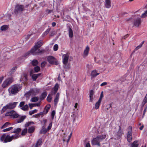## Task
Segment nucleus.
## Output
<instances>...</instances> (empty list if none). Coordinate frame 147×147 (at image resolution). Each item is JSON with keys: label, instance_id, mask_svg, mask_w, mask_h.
Masks as SVG:
<instances>
[{"label": "nucleus", "instance_id": "obj_1", "mask_svg": "<svg viewBox=\"0 0 147 147\" xmlns=\"http://www.w3.org/2000/svg\"><path fill=\"white\" fill-rule=\"evenodd\" d=\"M20 85L18 84L11 85L8 89L9 95H14L21 90Z\"/></svg>", "mask_w": 147, "mask_h": 147}, {"label": "nucleus", "instance_id": "obj_2", "mask_svg": "<svg viewBox=\"0 0 147 147\" xmlns=\"http://www.w3.org/2000/svg\"><path fill=\"white\" fill-rule=\"evenodd\" d=\"M106 136L105 134L102 135H98L95 138H93L91 141L92 144V145H97L98 146H100V142L105 138Z\"/></svg>", "mask_w": 147, "mask_h": 147}, {"label": "nucleus", "instance_id": "obj_3", "mask_svg": "<svg viewBox=\"0 0 147 147\" xmlns=\"http://www.w3.org/2000/svg\"><path fill=\"white\" fill-rule=\"evenodd\" d=\"M24 5L18 4L15 7L14 12L16 15L20 14L24 10Z\"/></svg>", "mask_w": 147, "mask_h": 147}, {"label": "nucleus", "instance_id": "obj_4", "mask_svg": "<svg viewBox=\"0 0 147 147\" xmlns=\"http://www.w3.org/2000/svg\"><path fill=\"white\" fill-rule=\"evenodd\" d=\"M18 102H13L9 103L3 107V108L1 113H3L7 109H12L15 108L17 105Z\"/></svg>", "mask_w": 147, "mask_h": 147}, {"label": "nucleus", "instance_id": "obj_5", "mask_svg": "<svg viewBox=\"0 0 147 147\" xmlns=\"http://www.w3.org/2000/svg\"><path fill=\"white\" fill-rule=\"evenodd\" d=\"M14 81V79L12 77H9L6 79L3 82L2 84L3 88H5L9 86Z\"/></svg>", "mask_w": 147, "mask_h": 147}, {"label": "nucleus", "instance_id": "obj_6", "mask_svg": "<svg viewBox=\"0 0 147 147\" xmlns=\"http://www.w3.org/2000/svg\"><path fill=\"white\" fill-rule=\"evenodd\" d=\"M9 134H8L7 135H6V134H3L0 137V140L1 142H3L4 143H6L9 142L11 141V139L10 136H9Z\"/></svg>", "mask_w": 147, "mask_h": 147}, {"label": "nucleus", "instance_id": "obj_7", "mask_svg": "<svg viewBox=\"0 0 147 147\" xmlns=\"http://www.w3.org/2000/svg\"><path fill=\"white\" fill-rule=\"evenodd\" d=\"M128 131L127 136V141L130 142L132 139V127L131 126H129L127 128Z\"/></svg>", "mask_w": 147, "mask_h": 147}, {"label": "nucleus", "instance_id": "obj_8", "mask_svg": "<svg viewBox=\"0 0 147 147\" xmlns=\"http://www.w3.org/2000/svg\"><path fill=\"white\" fill-rule=\"evenodd\" d=\"M11 116L13 118H17L19 117V115L13 110L7 112L5 114V116Z\"/></svg>", "mask_w": 147, "mask_h": 147}, {"label": "nucleus", "instance_id": "obj_9", "mask_svg": "<svg viewBox=\"0 0 147 147\" xmlns=\"http://www.w3.org/2000/svg\"><path fill=\"white\" fill-rule=\"evenodd\" d=\"M142 20L140 18H138L136 19L134 18V20L132 22L134 26L138 27L141 24Z\"/></svg>", "mask_w": 147, "mask_h": 147}, {"label": "nucleus", "instance_id": "obj_10", "mask_svg": "<svg viewBox=\"0 0 147 147\" xmlns=\"http://www.w3.org/2000/svg\"><path fill=\"white\" fill-rule=\"evenodd\" d=\"M47 61L49 63L51 64H55L57 65L59 63L57 59L52 56H50L47 57Z\"/></svg>", "mask_w": 147, "mask_h": 147}, {"label": "nucleus", "instance_id": "obj_11", "mask_svg": "<svg viewBox=\"0 0 147 147\" xmlns=\"http://www.w3.org/2000/svg\"><path fill=\"white\" fill-rule=\"evenodd\" d=\"M69 57V55L67 54H64L63 55V63L64 65L63 67L65 68H67L66 67V66L67 64Z\"/></svg>", "mask_w": 147, "mask_h": 147}, {"label": "nucleus", "instance_id": "obj_12", "mask_svg": "<svg viewBox=\"0 0 147 147\" xmlns=\"http://www.w3.org/2000/svg\"><path fill=\"white\" fill-rule=\"evenodd\" d=\"M39 48L34 46L30 51L31 54L33 55H38Z\"/></svg>", "mask_w": 147, "mask_h": 147}, {"label": "nucleus", "instance_id": "obj_13", "mask_svg": "<svg viewBox=\"0 0 147 147\" xmlns=\"http://www.w3.org/2000/svg\"><path fill=\"white\" fill-rule=\"evenodd\" d=\"M39 90L38 89L36 88L32 89H31L29 92H27V94H28L31 95V94L35 95L36 94L38 93Z\"/></svg>", "mask_w": 147, "mask_h": 147}, {"label": "nucleus", "instance_id": "obj_14", "mask_svg": "<svg viewBox=\"0 0 147 147\" xmlns=\"http://www.w3.org/2000/svg\"><path fill=\"white\" fill-rule=\"evenodd\" d=\"M123 134V131L121 130V128L120 126L116 134V135L117 136V140L119 139Z\"/></svg>", "mask_w": 147, "mask_h": 147}, {"label": "nucleus", "instance_id": "obj_15", "mask_svg": "<svg viewBox=\"0 0 147 147\" xmlns=\"http://www.w3.org/2000/svg\"><path fill=\"white\" fill-rule=\"evenodd\" d=\"M43 44V42L42 40H40L37 42L34 45L35 47L39 48Z\"/></svg>", "mask_w": 147, "mask_h": 147}, {"label": "nucleus", "instance_id": "obj_16", "mask_svg": "<svg viewBox=\"0 0 147 147\" xmlns=\"http://www.w3.org/2000/svg\"><path fill=\"white\" fill-rule=\"evenodd\" d=\"M105 7L107 8H110L111 7V1L110 0H105Z\"/></svg>", "mask_w": 147, "mask_h": 147}, {"label": "nucleus", "instance_id": "obj_17", "mask_svg": "<svg viewBox=\"0 0 147 147\" xmlns=\"http://www.w3.org/2000/svg\"><path fill=\"white\" fill-rule=\"evenodd\" d=\"M59 95L60 94L59 92L57 93L54 100V103L55 105H56L58 102Z\"/></svg>", "mask_w": 147, "mask_h": 147}, {"label": "nucleus", "instance_id": "obj_18", "mask_svg": "<svg viewBox=\"0 0 147 147\" xmlns=\"http://www.w3.org/2000/svg\"><path fill=\"white\" fill-rule=\"evenodd\" d=\"M94 90H90V101L92 102L93 99V95L94 94Z\"/></svg>", "mask_w": 147, "mask_h": 147}, {"label": "nucleus", "instance_id": "obj_19", "mask_svg": "<svg viewBox=\"0 0 147 147\" xmlns=\"http://www.w3.org/2000/svg\"><path fill=\"white\" fill-rule=\"evenodd\" d=\"M47 94V92L46 91L43 92L40 96V100H43L46 97Z\"/></svg>", "mask_w": 147, "mask_h": 147}, {"label": "nucleus", "instance_id": "obj_20", "mask_svg": "<svg viewBox=\"0 0 147 147\" xmlns=\"http://www.w3.org/2000/svg\"><path fill=\"white\" fill-rule=\"evenodd\" d=\"M89 49V48L88 46H87L86 48L84 50V57H86L88 54V52Z\"/></svg>", "mask_w": 147, "mask_h": 147}, {"label": "nucleus", "instance_id": "obj_21", "mask_svg": "<svg viewBox=\"0 0 147 147\" xmlns=\"http://www.w3.org/2000/svg\"><path fill=\"white\" fill-rule=\"evenodd\" d=\"M9 27V25H4L1 27L0 30L3 31H5L7 30Z\"/></svg>", "mask_w": 147, "mask_h": 147}, {"label": "nucleus", "instance_id": "obj_22", "mask_svg": "<svg viewBox=\"0 0 147 147\" xmlns=\"http://www.w3.org/2000/svg\"><path fill=\"white\" fill-rule=\"evenodd\" d=\"M21 131V129L20 128H18L16 129H14V131L11 132V133H15L17 134H19Z\"/></svg>", "mask_w": 147, "mask_h": 147}, {"label": "nucleus", "instance_id": "obj_23", "mask_svg": "<svg viewBox=\"0 0 147 147\" xmlns=\"http://www.w3.org/2000/svg\"><path fill=\"white\" fill-rule=\"evenodd\" d=\"M51 105H49L48 107L46 106L45 107L43 111V112H44L45 115H46Z\"/></svg>", "mask_w": 147, "mask_h": 147}, {"label": "nucleus", "instance_id": "obj_24", "mask_svg": "<svg viewBox=\"0 0 147 147\" xmlns=\"http://www.w3.org/2000/svg\"><path fill=\"white\" fill-rule=\"evenodd\" d=\"M26 117V116L25 115L22 116L20 118L17 119V123H18L23 122Z\"/></svg>", "mask_w": 147, "mask_h": 147}, {"label": "nucleus", "instance_id": "obj_25", "mask_svg": "<svg viewBox=\"0 0 147 147\" xmlns=\"http://www.w3.org/2000/svg\"><path fill=\"white\" fill-rule=\"evenodd\" d=\"M69 35L70 38H72L73 36V31L72 29L70 26L69 28Z\"/></svg>", "mask_w": 147, "mask_h": 147}, {"label": "nucleus", "instance_id": "obj_26", "mask_svg": "<svg viewBox=\"0 0 147 147\" xmlns=\"http://www.w3.org/2000/svg\"><path fill=\"white\" fill-rule=\"evenodd\" d=\"M138 142V141L137 140L134 141L131 144V147H138L139 146Z\"/></svg>", "mask_w": 147, "mask_h": 147}, {"label": "nucleus", "instance_id": "obj_27", "mask_svg": "<svg viewBox=\"0 0 147 147\" xmlns=\"http://www.w3.org/2000/svg\"><path fill=\"white\" fill-rule=\"evenodd\" d=\"M40 74H34L32 75V78L34 81H35L36 79L40 76Z\"/></svg>", "mask_w": 147, "mask_h": 147}, {"label": "nucleus", "instance_id": "obj_28", "mask_svg": "<svg viewBox=\"0 0 147 147\" xmlns=\"http://www.w3.org/2000/svg\"><path fill=\"white\" fill-rule=\"evenodd\" d=\"M47 130L44 127H42L40 131V134H45L47 133Z\"/></svg>", "mask_w": 147, "mask_h": 147}, {"label": "nucleus", "instance_id": "obj_29", "mask_svg": "<svg viewBox=\"0 0 147 147\" xmlns=\"http://www.w3.org/2000/svg\"><path fill=\"white\" fill-rule=\"evenodd\" d=\"M99 73H97L96 70H94L92 71L91 74V76L92 77H95L99 75Z\"/></svg>", "mask_w": 147, "mask_h": 147}, {"label": "nucleus", "instance_id": "obj_30", "mask_svg": "<svg viewBox=\"0 0 147 147\" xmlns=\"http://www.w3.org/2000/svg\"><path fill=\"white\" fill-rule=\"evenodd\" d=\"M17 68V66L14 67L12 68L11 71H9V74L10 76H12L13 74Z\"/></svg>", "mask_w": 147, "mask_h": 147}, {"label": "nucleus", "instance_id": "obj_31", "mask_svg": "<svg viewBox=\"0 0 147 147\" xmlns=\"http://www.w3.org/2000/svg\"><path fill=\"white\" fill-rule=\"evenodd\" d=\"M34 129L35 128L34 127L32 126L28 128V132L29 133H32L34 131Z\"/></svg>", "mask_w": 147, "mask_h": 147}, {"label": "nucleus", "instance_id": "obj_32", "mask_svg": "<svg viewBox=\"0 0 147 147\" xmlns=\"http://www.w3.org/2000/svg\"><path fill=\"white\" fill-rule=\"evenodd\" d=\"M32 64L33 66H36L38 64V61L36 59H33L32 61Z\"/></svg>", "mask_w": 147, "mask_h": 147}, {"label": "nucleus", "instance_id": "obj_33", "mask_svg": "<svg viewBox=\"0 0 147 147\" xmlns=\"http://www.w3.org/2000/svg\"><path fill=\"white\" fill-rule=\"evenodd\" d=\"M101 101L98 100V101L96 103L95 108L96 109H98L100 106Z\"/></svg>", "mask_w": 147, "mask_h": 147}, {"label": "nucleus", "instance_id": "obj_34", "mask_svg": "<svg viewBox=\"0 0 147 147\" xmlns=\"http://www.w3.org/2000/svg\"><path fill=\"white\" fill-rule=\"evenodd\" d=\"M42 140L41 138H40L38 140L36 143V145L39 146L41 145Z\"/></svg>", "mask_w": 147, "mask_h": 147}, {"label": "nucleus", "instance_id": "obj_35", "mask_svg": "<svg viewBox=\"0 0 147 147\" xmlns=\"http://www.w3.org/2000/svg\"><path fill=\"white\" fill-rule=\"evenodd\" d=\"M21 109L24 111H27L28 109V106L27 105H26L22 107Z\"/></svg>", "mask_w": 147, "mask_h": 147}, {"label": "nucleus", "instance_id": "obj_36", "mask_svg": "<svg viewBox=\"0 0 147 147\" xmlns=\"http://www.w3.org/2000/svg\"><path fill=\"white\" fill-rule=\"evenodd\" d=\"M134 17L133 16L131 17L130 18H126L125 19V20L128 23H129V21H130L131 22H132L134 20Z\"/></svg>", "mask_w": 147, "mask_h": 147}, {"label": "nucleus", "instance_id": "obj_37", "mask_svg": "<svg viewBox=\"0 0 147 147\" xmlns=\"http://www.w3.org/2000/svg\"><path fill=\"white\" fill-rule=\"evenodd\" d=\"M38 98L37 97L35 96L32 98L31 100V101L33 102H35L38 101Z\"/></svg>", "mask_w": 147, "mask_h": 147}, {"label": "nucleus", "instance_id": "obj_38", "mask_svg": "<svg viewBox=\"0 0 147 147\" xmlns=\"http://www.w3.org/2000/svg\"><path fill=\"white\" fill-rule=\"evenodd\" d=\"M9 125H10V123L8 122H6L1 127V129H2L7 127Z\"/></svg>", "mask_w": 147, "mask_h": 147}, {"label": "nucleus", "instance_id": "obj_39", "mask_svg": "<svg viewBox=\"0 0 147 147\" xmlns=\"http://www.w3.org/2000/svg\"><path fill=\"white\" fill-rule=\"evenodd\" d=\"M34 124V123L33 121H30L29 122L27 123H26L25 125V127H27L28 126H29L31 124Z\"/></svg>", "mask_w": 147, "mask_h": 147}, {"label": "nucleus", "instance_id": "obj_40", "mask_svg": "<svg viewBox=\"0 0 147 147\" xmlns=\"http://www.w3.org/2000/svg\"><path fill=\"white\" fill-rule=\"evenodd\" d=\"M27 129L25 128L22 131L21 133V135L22 136L25 135L27 133Z\"/></svg>", "mask_w": 147, "mask_h": 147}, {"label": "nucleus", "instance_id": "obj_41", "mask_svg": "<svg viewBox=\"0 0 147 147\" xmlns=\"http://www.w3.org/2000/svg\"><path fill=\"white\" fill-rule=\"evenodd\" d=\"M52 97L51 96L50 94H49L47 96V101L49 102H51L52 100Z\"/></svg>", "mask_w": 147, "mask_h": 147}, {"label": "nucleus", "instance_id": "obj_42", "mask_svg": "<svg viewBox=\"0 0 147 147\" xmlns=\"http://www.w3.org/2000/svg\"><path fill=\"white\" fill-rule=\"evenodd\" d=\"M38 110L37 109H34L32 111H30L29 112V114L30 115H31L34 113H36L37 112Z\"/></svg>", "mask_w": 147, "mask_h": 147}, {"label": "nucleus", "instance_id": "obj_43", "mask_svg": "<svg viewBox=\"0 0 147 147\" xmlns=\"http://www.w3.org/2000/svg\"><path fill=\"white\" fill-rule=\"evenodd\" d=\"M13 129V127H10L8 128H6L4 129H3L2 131L3 132H6L12 129Z\"/></svg>", "mask_w": 147, "mask_h": 147}, {"label": "nucleus", "instance_id": "obj_44", "mask_svg": "<svg viewBox=\"0 0 147 147\" xmlns=\"http://www.w3.org/2000/svg\"><path fill=\"white\" fill-rule=\"evenodd\" d=\"M147 17V10H146L145 12L143 13L141 16L142 18H144Z\"/></svg>", "mask_w": 147, "mask_h": 147}, {"label": "nucleus", "instance_id": "obj_45", "mask_svg": "<svg viewBox=\"0 0 147 147\" xmlns=\"http://www.w3.org/2000/svg\"><path fill=\"white\" fill-rule=\"evenodd\" d=\"M40 70V68L38 66H36L34 67V70L35 72H38Z\"/></svg>", "mask_w": 147, "mask_h": 147}, {"label": "nucleus", "instance_id": "obj_46", "mask_svg": "<svg viewBox=\"0 0 147 147\" xmlns=\"http://www.w3.org/2000/svg\"><path fill=\"white\" fill-rule=\"evenodd\" d=\"M59 84L58 83H56L55 85L54 88H52L54 90H56L57 91H58L59 88Z\"/></svg>", "mask_w": 147, "mask_h": 147}, {"label": "nucleus", "instance_id": "obj_47", "mask_svg": "<svg viewBox=\"0 0 147 147\" xmlns=\"http://www.w3.org/2000/svg\"><path fill=\"white\" fill-rule=\"evenodd\" d=\"M51 30L50 28L47 29L46 31L43 34V36H45L47 35L49 32Z\"/></svg>", "mask_w": 147, "mask_h": 147}, {"label": "nucleus", "instance_id": "obj_48", "mask_svg": "<svg viewBox=\"0 0 147 147\" xmlns=\"http://www.w3.org/2000/svg\"><path fill=\"white\" fill-rule=\"evenodd\" d=\"M57 91L55 90H54L53 89H52L51 92V94L52 95H55L56 93L57 92Z\"/></svg>", "mask_w": 147, "mask_h": 147}, {"label": "nucleus", "instance_id": "obj_49", "mask_svg": "<svg viewBox=\"0 0 147 147\" xmlns=\"http://www.w3.org/2000/svg\"><path fill=\"white\" fill-rule=\"evenodd\" d=\"M52 122L51 121V123H50L49 124V126H48V127H47V131H49V130H50V129H51V127H52Z\"/></svg>", "mask_w": 147, "mask_h": 147}, {"label": "nucleus", "instance_id": "obj_50", "mask_svg": "<svg viewBox=\"0 0 147 147\" xmlns=\"http://www.w3.org/2000/svg\"><path fill=\"white\" fill-rule=\"evenodd\" d=\"M52 122L51 121V123H50L49 124V126H48V127H47V131H49V130H50V129H51V127H52Z\"/></svg>", "mask_w": 147, "mask_h": 147}, {"label": "nucleus", "instance_id": "obj_51", "mask_svg": "<svg viewBox=\"0 0 147 147\" xmlns=\"http://www.w3.org/2000/svg\"><path fill=\"white\" fill-rule=\"evenodd\" d=\"M52 122L51 121V123H50L49 124V126H48V127H47V131H49V130H50V129H51V127H52Z\"/></svg>", "mask_w": 147, "mask_h": 147}, {"label": "nucleus", "instance_id": "obj_52", "mask_svg": "<svg viewBox=\"0 0 147 147\" xmlns=\"http://www.w3.org/2000/svg\"><path fill=\"white\" fill-rule=\"evenodd\" d=\"M52 122L51 121V123H50L49 124V126H48V127H47V131H49V130H50V129H51V127H52Z\"/></svg>", "mask_w": 147, "mask_h": 147}, {"label": "nucleus", "instance_id": "obj_53", "mask_svg": "<svg viewBox=\"0 0 147 147\" xmlns=\"http://www.w3.org/2000/svg\"><path fill=\"white\" fill-rule=\"evenodd\" d=\"M52 122L51 121V123H50L49 124V126H48V127H47V131H49V130H50V129H51V127H52Z\"/></svg>", "mask_w": 147, "mask_h": 147}, {"label": "nucleus", "instance_id": "obj_54", "mask_svg": "<svg viewBox=\"0 0 147 147\" xmlns=\"http://www.w3.org/2000/svg\"><path fill=\"white\" fill-rule=\"evenodd\" d=\"M103 97V92L102 91V92H101V93L100 96L99 97V98L98 100L101 101L102 98Z\"/></svg>", "mask_w": 147, "mask_h": 147}, {"label": "nucleus", "instance_id": "obj_55", "mask_svg": "<svg viewBox=\"0 0 147 147\" xmlns=\"http://www.w3.org/2000/svg\"><path fill=\"white\" fill-rule=\"evenodd\" d=\"M58 48V46L57 44H55L53 47V50L54 51H57Z\"/></svg>", "mask_w": 147, "mask_h": 147}, {"label": "nucleus", "instance_id": "obj_56", "mask_svg": "<svg viewBox=\"0 0 147 147\" xmlns=\"http://www.w3.org/2000/svg\"><path fill=\"white\" fill-rule=\"evenodd\" d=\"M55 114V110L53 111L51 113V116L52 117V119H53L54 118V116Z\"/></svg>", "mask_w": 147, "mask_h": 147}, {"label": "nucleus", "instance_id": "obj_57", "mask_svg": "<svg viewBox=\"0 0 147 147\" xmlns=\"http://www.w3.org/2000/svg\"><path fill=\"white\" fill-rule=\"evenodd\" d=\"M39 51H38V55L40 54H42V53H44L45 52V50L44 49H42L41 50H40L39 49H38Z\"/></svg>", "mask_w": 147, "mask_h": 147}, {"label": "nucleus", "instance_id": "obj_58", "mask_svg": "<svg viewBox=\"0 0 147 147\" xmlns=\"http://www.w3.org/2000/svg\"><path fill=\"white\" fill-rule=\"evenodd\" d=\"M147 102V101L146 100L144 99L143 101L142 102V108L143 107L145 104Z\"/></svg>", "mask_w": 147, "mask_h": 147}, {"label": "nucleus", "instance_id": "obj_59", "mask_svg": "<svg viewBox=\"0 0 147 147\" xmlns=\"http://www.w3.org/2000/svg\"><path fill=\"white\" fill-rule=\"evenodd\" d=\"M46 63L45 61H44L42 62L41 63V67L42 68L44 67L45 66Z\"/></svg>", "mask_w": 147, "mask_h": 147}, {"label": "nucleus", "instance_id": "obj_60", "mask_svg": "<svg viewBox=\"0 0 147 147\" xmlns=\"http://www.w3.org/2000/svg\"><path fill=\"white\" fill-rule=\"evenodd\" d=\"M30 51H28V52H27L26 53H25L23 55V57H26L28 55H29L30 54Z\"/></svg>", "mask_w": 147, "mask_h": 147}, {"label": "nucleus", "instance_id": "obj_61", "mask_svg": "<svg viewBox=\"0 0 147 147\" xmlns=\"http://www.w3.org/2000/svg\"><path fill=\"white\" fill-rule=\"evenodd\" d=\"M44 112H40L39 113H37V115H38V117H40V115H41V117H42L44 115Z\"/></svg>", "mask_w": 147, "mask_h": 147}, {"label": "nucleus", "instance_id": "obj_62", "mask_svg": "<svg viewBox=\"0 0 147 147\" xmlns=\"http://www.w3.org/2000/svg\"><path fill=\"white\" fill-rule=\"evenodd\" d=\"M25 104V102L24 101H22L21 102L19 106L20 107H23V106H24V105Z\"/></svg>", "mask_w": 147, "mask_h": 147}, {"label": "nucleus", "instance_id": "obj_63", "mask_svg": "<svg viewBox=\"0 0 147 147\" xmlns=\"http://www.w3.org/2000/svg\"><path fill=\"white\" fill-rule=\"evenodd\" d=\"M29 106L30 108V109H32L33 107H35L34 104L29 103Z\"/></svg>", "mask_w": 147, "mask_h": 147}, {"label": "nucleus", "instance_id": "obj_64", "mask_svg": "<svg viewBox=\"0 0 147 147\" xmlns=\"http://www.w3.org/2000/svg\"><path fill=\"white\" fill-rule=\"evenodd\" d=\"M107 82H104L100 84V86H105V85H107Z\"/></svg>", "mask_w": 147, "mask_h": 147}]
</instances>
